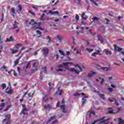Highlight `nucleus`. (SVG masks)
Returning <instances> with one entry per match:
<instances>
[{
    "label": "nucleus",
    "mask_w": 124,
    "mask_h": 124,
    "mask_svg": "<svg viewBox=\"0 0 124 124\" xmlns=\"http://www.w3.org/2000/svg\"><path fill=\"white\" fill-rule=\"evenodd\" d=\"M49 122H52L51 124H55V123H57L58 122V120L56 119V116H53L50 118V119L48 120Z\"/></svg>",
    "instance_id": "obj_3"
},
{
    "label": "nucleus",
    "mask_w": 124,
    "mask_h": 124,
    "mask_svg": "<svg viewBox=\"0 0 124 124\" xmlns=\"http://www.w3.org/2000/svg\"><path fill=\"white\" fill-rule=\"evenodd\" d=\"M19 25V23L15 21L14 24H13V29H17L18 28V25Z\"/></svg>",
    "instance_id": "obj_10"
},
{
    "label": "nucleus",
    "mask_w": 124,
    "mask_h": 124,
    "mask_svg": "<svg viewBox=\"0 0 124 124\" xmlns=\"http://www.w3.org/2000/svg\"><path fill=\"white\" fill-rule=\"evenodd\" d=\"M108 100L109 101H110V102H114L115 101L114 103H115V104H116V105L117 106H119V105H120V104L119 103H118V101L117 100H116V99H115L114 98H111H111H109L108 99Z\"/></svg>",
    "instance_id": "obj_4"
},
{
    "label": "nucleus",
    "mask_w": 124,
    "mask_h": 124,
    "mask_svg": "<svg viewBox=\"0 0 124 124\" xmlns=\"http://www.w3.org/2000/svg\"><path fill=\"white\" fill-rule=\"evenodd\" d=\"M32 7L34 9H36V8H37V6L36 5H32Z\"/></svg>",
    "instance_id": "obj_46"
},
{
    "label": "nucleus",
    "mask_w": 124,
    "mask_h": 124,
    "mask_svg": "<svg viewBox=\"0 0 124 124\" xmlns=\"http://www.w3.org/2000/svg\"><path fill=\"white\" fill-rule=\"evenodd\" d=\"M25 49H26V47L23 46V47L21 49V51H23V50H25Z\"/></svg>",
    "instance_id": "obj_64"
},
{
    "label": "nucleus",
    "mask_w": 124,
    "mask_h": 124,
    "mask_svg": "<svg viewBox=\"0 0 124 124\" xmlns=\"http://www.w3.org/2000/svg\"><path fill=\"white\" fill-rule=\"evenodd\" d=\"M13 93V91L12 90H10L8 91H5V93H7L8 94H11Z\"/></svg>",
    "instance_id": "obj_26"
},
{
    "label": "nucleus",
    "mask_w": 124,
    "mask_h": 124,
    "mask_svg": "<svg viewBox=\"0 0 124 124\" xmlns=\"http://www.w3.org/2000/svg\"><path fill=\"white\" fill-rule=\"evenodd\" d=\"M95 53L96 54V55H102V53H101V51H100L99 50H97L96 52Z\"/></svg>",
    "instance_id": "obj_30"
},
{
    "label": "nucleus",
    "mask_w": 124,
    "mask_h": 124,
    "mask_svg": "<svg viewBox=\"0 0 124 124\" xmlns=\"http://www.w3.org/2000/svg\"><path fill=\"white\" fill-rule=\"evenodd\" d=\"M10 41H13V37L10 36L9 38L7 39V41H6L7 42H9Z\"/></svg>",
    "instance_id": "obj_22"
},
{
    "label": "nucleus",
    "mask_w": 124,
    "mask_h": 124,
    "mask_svg": "<svg viewBox=\"0 0 124 124\" xmlns=\"http://www.w3.org/2000/svg\"><path fill=\"white\" fill-rule=\"evenodd\" d=\"M90 114H89V117H92V115H93V116H94V115H95V112H94V111H90Z\"/></svg>",
    "instance_id": "obj_20"
},
{
    "label": "nucleus",
    "mask_w": 124,
    "mask_h": 124,
    "mask_svg": "<svg viewBox=\"0 0 124 124\" xmlns=\"http://www.w3.org/2000/svg\"><path fill=\"white\" fill-rule=\"evenodd\" d=\"M44 16H45V14H43L42 16V17L41 18V20H42V21H44V19H43V17H44Z\"/></svg>",
    "instance_id": "obj_54"
},
{
    "label": "nucleus",
    "mask_w": 124,
    "mask_h": 124,
    "mask_svg": "<svg viewBox=\"0 0 124 124\" xmlns=\"http://www.w3.org/2000/svg\"><path fill=\"white\" fill-rule=\"evenodd\" d=\"M59 52L60 53H61V56H64V52H63V51H62L60 49H59Z\"/></svg>",
    "instance_id": "obj_33"
},
{
    "label": "nucleus",
    "mask_w": 124,
    "mask_h": 124,
    "mask_svg": "<svg viewBox=\"0 0 124 124\" xmlns=\"http://www.w3.org/2000/svg\"><path fill=\"white\" fill-rule=\"evenodd\" d=\"M96 53L95 52H94L92 54L91 56L92 57H96Z\"/></svg>",
    "instance_id": "obj_42"
},
{
    "label": "nucleus",
    "mask_w": 124,
    "mask_h": 124,
    "mask_svg": "<svg viewBox=\"0 0 124 124\" xmlns=\"http://www.w3.org/2000/svg\"><path fill=\"white\" fill-rule=\"evenodd\" d=\"M32 95H33V93H32V95H30V93L28 94L29 97H31V98H32Z\"/></svg>",
    "instance_id": "obj_61"
},
{
    "label": "nucleus",
    "mask_w": 124,
    "mask_h": 124,
    "mask_svg": "<svg viewBox=\"0 0 124 124\" xmlns=\"http://www.w3.org/2000/svg\"><path fill=\"white\" fill-rule=\"evenodd\" d=\"M91 31L92 29H90L89 27H86V32L87 34H92Z\"/></svg>",
    "instance_id": "obj_7"
},
{
    "label": "nucleus",
    "mask_w": 124,
    "mask_h": 124,
    "mask_svg": "<svg viewBox=\"0 0 124 124\" xmlns=\"http://www.w3.org/2000/svg\"><path fill=\"white\" fill-rule=\"evenodd\" d=\"M112 90H113L112 88H108V91L109 92V93H110V92H112Z\"/></svg>",
    "instance_id": "obj_52"
},
{
    "label": "nucleus",
    "mask_w": 124,
    "mask_h": 124,
    "mask_svg": "<svg viewBox=\"0 0 124 124\" xmlns=\"http://www.w3.org/2000/svg\"><path fill=\"white\" fill-rule=\"evenodd\" d=\"M79 94L78 93H76L74 94V96H78Z\"/></svg>",
    "instance_id": "obj_56"
},
{
    "label": "nucleus",
    "mask_w": 124,
    "mask_h": 124,
    "mask_svg": "<svg viewBox=\"0 0 124 124\" xmlns=\"http://www.w3.org/2000/svg\"><path fill=\"white\" fill-rule=\"evenodd\" d=\"M1 68H3L4 70L7 69V68L4 65L2 66Z\"/></svg>",
    "instance_id": "obj_55"
},
{
    "label": "nucleus",
    "mask_w": 124,
    "mask_h": 124,
    "mask_svg": "<svg viewBox=\"0 0 124 124\" xmlns=\"http://www.w3.org/2000/svg\"><path fill=\"white\" fill-rule=\"evenodd\" d=\"M85 50L87 51V52L91 53V52H93V47H91V48L87 47L85 49Z\"/></svg>",
    "instance_id": "obj_17"
},
{
    "label": "nucleus",
    "mask_w": 124,
    "mask_h": 124,
    "mask_svg": "<svg viewBox=\"0 0 124 124\" xmlns=\"http://www.w3.org/2000/svg\"><path fill=\"white\" fill-rule=\"evenodd\" d=\"M61 109L62 110V112L63 113H65V105H61Z\"/></svg>",
    "instance_id": "obj_13"
},
{
    "label": "nucleus",
    "mask_w": 124,
    "mask_h": 124,
    "mask_svg": "<svg viewBox=\"0 0 124 124\" xmlns=\"http://www.w3.org/2000/svg\"><path fill=\"white\" fill-rule=\"evenodd\" d=\"M108 113L109 114H115V112L113 111V109H110L108 111Z\"/></svg>",
    "instance_id": "obj_37"
},
{
    "label": "nucleus",
    "mask_w": 124,
    "mask_h": 124,
    "mask_svg": "<svg viewBox=\"0 0 124 124\" xmlns=\"http://www.w3.org/2000/svg\"><path fill=\"white\" fill-rule=\"evenodd\" d=\"M81 17L82 18V19H83V20H87L88 19V16H86V14L85 13V12L83 13L81 16Z\"/></svg>",
    "instance_id": "obj_11"
},
{
    "label": "nucleus",
    "mask_w": 124,
    "mask_h": 124,
    "mask_svg": "<svg viewBox=\"0 0 124 124\" xmlns=\"http://www.w3.org/2000/svg\"><path fill=\"white\" fill-rule=\"evenodd\" d=\"M90 1L91 2H92V3H93V4H94V5H96V6H98V5L96 3V2H95V1H94L93 0H90Z\"/></svg>",
    "instance_id": "obj_31"
},
{
    "label": "nucleus",
    "mask_w": 124,
    "mask_h": 124,
    "mask_svg": "<svg viewBox=\"0 0 124 124\" xmlns=\"http://www.w3.org/2000/svg\"><path fill=\"white\" fill-rule=\"evenodd\" d=\"M29 25H32V28H36L39 29V30H42V28H40L39 26L41 25V23H36L34 22V19H31V22L29 23Z\"/></svg>",
    "instance_id": "obj_2"
},
{
    "label": "nucleus",
    "mask_w": 124,
    "mask_h": 124,
    "mask_svg": "<svg viewBox=\"0 0 124 124\" xmlns=\"http://www.w3.org/2000/svg\"><path fill=\"white\" fill-rule=\"evenodd\" d=\"M57 38L60 40V42H62V37L61 36H57Z\"/></svg>",
    "instance_id": "obj_34"
},
{
    "label": "nucleus",
    "mask_w": 124,
    "mask_h": 124,
    "mask_svg": "<svg viewBox=\"0 0 124 124\" xmlns=\"http://www.w3.org/2000/svg\"><path fill=\"white\" fill-rule=\"evenodd\" d=\"M97 37L98 40H99V41H101V43H103V41H104V39H103L102 37L100 36V35H98Z\"/></svg>",
    "instance_id": "obj_9"
},
{
    "label": "nucleus",
    "mask_w": 124,
    "mask_h": 124,
    "mask_svg": "<svg viewBox=\"0 0 124 124\" xmlns=\"http://www.w3.org/2000/svg\"><path fill=\"white\" fill-rule=\"evenodd\" d=\"M49 13H50V14H52V15H55V12H52V11H50Z\"/></svg>",
    "instance_id": "obj_53"
},
{
    "label": "nucleus",
    "mask_w": 124,
    "mask_h": 124,
    "mask_svg": "<svg viewBox=\"0 0 124 124\" xmlns=\"http://www.w3.org/2000/svg\"><path fill=\"white\" fill-rule=\"evenodd\" d=\"M29 13H30V14H31V15H33V16H35V14L34 13V12L31 11H29Z\"/></svg>",
    "instance_id": "obj_39"
},
{
    "label": "nucleus",
    "mask_w": 124,
    "mask_h": 124,
    "mask_svg": "<svg viewBox=\"0 0 124 124\" xmlns=\"http://www.w3.org/2000/svg\"><path fill=\"white\" fill-rule=\"evenodd\" d=\"M102 69H103V70H105V71H109L111 70V69L108 67H103L102 68Z\"/></svg>",
    "instance_id": "obj_24"
},
{
    "label": "nucleus",
    "mask_w": 124,
    "mask_h": 124,
    "mask_svg": "<svg viewBox=\"0 0 124 124\" xmlns=\"http://www.w3.org/2000/svg\"><path fill=\"white\" fill-rule=\"evenodd\" d=\"M12 105H9V106L6 109H5L4 110V112L7 111L8 110H9V109H10V108H11V107H12Z\"/></svg>",
    "instance_id": "obj_35"
},
{
    "label": "nucleus",
    "mask_w": 124,
    "mask_h": 124,
    "mask_svg": "<svg viewBox=\"0 0 124 124\" xmlns=\"http://www.w3.org/2000/svg\"><path fill=\"white\" fill-rule=\"evenodd\" d=\"M61 103V102L59 101L57 105V107H60V104Z\"/></svg>",
    "instance_id": "obj_58"
},
{
    "label": "nucleus",
    "mask_w": 124,
    "mask_h": 124,
    "mask_svg": "<svg viewBox=\"0 0 124 124\" xmlns=\"http://www.w3.org/2000/svg\"><path fill=\"white\" fill-rule=\"evenodd\" d=\"M96 74V73L95 72L92 71L89 74H88V77H93V75H95Z\"/></svg>",
    "instance_id": "obj_14"
},
{
    "label": "nucleus",
    "mask_w": 124,
    "mask_h": 124,
    "mask_svg": "<svg viewBox=\"0 0 124 124\" xmlns=\"http://www.w3.org/2000/svg\"><path fill=\"white\" fill-rule=\"evenodd\" d=\"M5 103H1V105H0V110H2V108L4 107H5Z\"/></svg>",
    "instance_id": "obj_27"
},
{
    "label": "nucleus",
    "mask_w": 124,
    "mask_h": 124,
    "mask_svg": "<svg viewBox=\"0 0 124 124\" xmlns=\"http://www.w3.org/2000/svg\"><path fill=\"white\" fill-rule=\"evenodd\" d=\"M18 10H17V12H18L19 14H20V12L22 11V6H21V5H19L18 6Z\"/></svg>",
    "instance_id": "obj_25"
},
{
    "label": "nucleus",
    "mask_w": 124,
    "mask_h": 124,
    "mask_svg": "<svg viewBox=\"0 0 124 124\" xmlns=\"http://www.w3.org/2000/svg\"><path fill=\"white\" fill-rule=\"evenodd\" d=\"M99 96H100V97H101V98H102V99H104V94H99Z\"/></svg>",
    "instance_id": "obj_38"
},
{
    "label": "nucleus",
    "mask_w": 124,
    "mask_h": 124,
    "mask_svg": "<svg viewBox=\"0 0 124 124\" xmlns=\"http://www.w3.org/2000/svg\"><path fill=\"white\" fill-rule=\"evenodd\" d=\"M36 32L37 34H39V35H41V34L40 31H36Z\"/></svg>",
    "instance_id": "obj_45"
},
{
    "label": "nucleus",
    "mask_w": 124,
    "mask_h": 124,
    "mask_svg": "<svg viewBox=\"0 0 124 124\" xmlns=\"http://www.w3.org/2000/svg\"><path fill=\"white\" fill-rule=\"evenodd\" d=\"M83 32H84V31H80L78 32H77L76 36H78V35H79V34H80V33L82 34Z\"/></svg>",
    "instance_id": "obj_29"
},
{
    "label": "nucleus",
    "mask_w": 124,
    "mask_h": 124,
    "mask_svg": "<svg viewBox=\"0 0 124 124\" xmlns=\"http://www.w3.org/2000/svg\"><path fill=\"white\" fill-rule=\"evenodd\" d=\"M14 70H11V71L8 72L9 74H11V73H12V72L14 71Z\"/></svg>",
    "instance_id": "obj_62"
},
{
    "label": "nucleus",
    "mask_w": 124,
    "mask_h": 124,
    "mask_svg": "<svg viewBox=\"0 0 124 124\" xmlns=\"http://www.w3.org/2000/svg\"><path fill=\"white\" fill-rule=\"evenodd\" d=\"M69 64H70L71 65L72 64V62H67L66 63H63L62 65L60 64L57 65V68L56 69V71L57 72H65V69H67L68 70H69V71H71V72H76V73H77V74H79L80 72H82V68L80 67L78 64L75 65V67L77 69H73V68H70L68 66ZM63 66L65 69H63Z\"/></svg>",
    "instance_id": "obj_1"
},
{
    "label": "nucleus",
    "mask_w": 124,
    "mask_h": 124,
    "mask_svg": "<svg viewBox=\"0 0 124 124\" xmlns=\"http://www.w3.org/2000/svg\"><path fill=\"white\" fill-rule=\"evenodd\" d=\"M76 19L77 21H79V16L78 15H76Z\"/></svg>",
    "instance_id": "obj_43"
},
{
    "label": "nucleus",
    "mask_w": 124,
    "mask_h": 124,
    "mask_svg": "<svg viewBox=\"0 0 124 124\" xmlns=\"http://www.w3.org/2000/svg\"><path fill=\"white\" fill-rule=\"evenodd\" d=\"M27 93H28V91L25 92L24 94L22 96V98H24V97H25V95H26Z\"/></svg>",
    "instance_id": "obj_48"
},
{
    "label": "nucleus",
    "mask_w": 124,
    "mask_h": 124,
    "mask_svg": "<svg viewBox=\"0 0 124 124\" xmlns=\"http://www.w3.org/2000/svg\"><path fill=\"white\" fill-rule=\"evenodd\" d=\"M30 65V62H29L27 64L26 66V69H28V68H29V66Z\"/></svg>",
    "instance_id": "obj_47"
},
{
    "label": "nucleus",
    "mask_w": 124,
    "mask_h": 124,
    "mask_svg": "<svg viewBox=\"0 0 124 124\" xmlns=\"http://www.w3.org/2000/svg\"><path fill=\"white\" fill-rule=\"evenodd\" d=\"M104 52L106 54V55H109V56H111V52L108 49H104Z\"/></svg>",
    "instance_id": "obj_16"
},
{
    "label": "nucleus",
    "mask_w": 124,
    "mask_h": 124,
    "mask_svg": "<svg viewBox=\"0 0 124 124\" xmlns=\"http://www.w3.org/2000/svg\"><path fill=\"white\" fill-rule=\"evenodd\" d=\"M19 61H20V58L17 59L14 62V64L13 67H15V66H16V65L19 63Z\"/></svg>",
    "instance_id": "obj_15"
},
{
    "label": "nucleus",
    "mask_w": 124,
    "mask_h": 124,
    "mask_svg": "<svg viewBox=\"0 0 124 124\" xmlns=\"http://www.w3.org/2000/svg\"><path fill=\"white\" fill-rule=\"evenodd\" d=\"M83 100H84V101L82 102V105H84V104H86V103H87V100L86 99H84Z\"/></svg>",
    "instance_id": "obj_44"
},
{
    "label": "nucleus",
    "mask_w": 124,
    "mask_h": 124,
    "mask_svg": "<svg viewBox=\"0 0 124 124\" xmlns=\"http://www.w3.org/2000/svg\"><path fill=\"white\" fill-rule=\"evenodd\" d=\"M43 72H44L45 73H47V68H46V67L42 68V72L40 75L41 80L43 79V78H42V73H43Z\"/></svg>",
    "instance_id": "obj_6"
},
{
    "label": "nucleus",
    "mask_w": 124,
    "mask_h": 124,
    "mask_svg": "<svg viewBox=\"0 0 124 124\" xmlns=\"http://www.w3.org/2000/svg\"><path fill=\"white\" fill-rule=\"evenodd\" d=\"M54 13H55V14H57V15L60 14V13L59 12H58V11L54 12Z\"/></svg>",
    "instance_id": "obj_63"
},
{
    "label": "nucleus",
    "mask_w": 124,
    "mask_h": 124,
    "mask_svg": "<svg viewBox=\"0 0 124 124\" xmlns=\"http://www.w3.org/2000/svg\"><path fill=\"white\" fill-rule=\"evenodd\" d=\"M62 91L60 90L59 92V95H62Z\"/></svg>",
    "instance_id": "obj_49"
},
{
    "label": "nucleus",
    "mask_w": 124,
    "mask_h": 124,
    "mask_svg": "<svg viewBox=\"0 0 124 124\" xmlns=\"http://www.w3.org/2000/svg\"><path fill=\"white\" fill-rule=\"evenodd\" d=\"M39 50H37L36 51H35L34 53V56H36V55H37V52H38Z\"/></svg>",
    "instance_id": "obj_57"
},
{
    "label": "nucleus",
    "mask_w": 124,
    "mask_h": 124,
    "mask_svg": "<svg viewBox=\"0 0 124 124\" xmlns=\"http://www.w3.org/2000/svg\"><path fill=\"white\" fill-rule=\"evenodd\" d=\"M85 98H88V96L85 95L84 97L82 98V100H84Z\"/></svg>",
    "instance_id": "obj_50"
},
{
    "label": "nucleus",
    "mask_w": 124,
    "mask_h": 124,
    "mask_svg": "<svg viewBox=\"0 0 124 124\" xmlns=\"http://www.w3.org/2000/svg\"><path fill=\"white\" fill-rule=\"evenodd\" d=\"M92 20H93V22H97L99 20V18L96 17H95L92 18Z\"/></svg>",
    "instance_id": "obj_28"
},
{
    "label": "nucleus",
    "mask_w": 124,
    "mask_h": 124,
    "mask_svg": "<svg viewBox=\"0 0 124 124\" xmlns=\"http://www.w3.org/2000/svg\"><path fill=\"white\" fill-rule=\"evenodd\" d=\"M44 109H51L52 106L50 105H47V106H45L44 107Z\"/></svg>",
    "instance_id": "obj_19"
},
{
    "label": "nucleus",
    "mask_w": 124,
    "mask_h": 124,
    "mask_svg": "<svg viewBox=\"0 0 124 124\" xmlns=\"http://www.w3.org/2000/svg\"><path fill=\"white\" fill-rule=\"evenodd\" d=\"M42 51L44 52L45 55H47V54H48V52H49V49H48V48H43Z\"/></svg>",
    "instance_id": "obj_18"
},
{
    "label": "nucleus",
    "mask_w": 124,
    "mask_h": 124,
    "mask_svg": "<svg viewBox=\"0 0 124 124\" xmlns=\"http://www.w3.org/2000/svg\"><path fill=\"white\" fill-rule=\"evenodd\" d=\"M11 12L12 13V14L13 17H14L15 16V14H16V13H15V9H14V8H12Z\"/></svg>",
    "instance_id": "obj_21"
},
{
    "label": "nucleus",
    "mask_w": 124,
    "mask_h": 124,
    "mask_svg": "<svg viewBox=\"0 0 124 124\" xmlns=\"http://www.w3.org/2000/svg\"><path fill=\"white\" fill-rule=\"evenodd\" d=\"M114 49L115 50V51H117V52H121V51H123V48L121 47H120L117 46H114Z\"/></svg>",
    "instance_id": "obj_8"
},
{
    "label": "nucleus",
    "mask_w": 124,
    "mask_h": 124,
    "mask_svg": "<svg viewBox=\"0 0 124 124\" xmlns=\"http://www.w3.org/2000/svg\"><path fill=\"white\" fill-rule=\"evenodd\" d=\"M1 87L3 90H4L6 88V84L5 83H2L1 84Z\"/></svg>",
    "instance_id": "obj_32"
},
{
    "label": "nucleus",
    "mask_w": 124,
    "mask_h": 124,
    "mask_svg": "<svg viewBox=\"0 0 124 124\" xmlns=\"http://www.w3.org/2000/svg\"><path fill=\"white\" fill-rule=\"evenodd\" d=\"M16 52H18V50L16 49V50H13L11 52V53H12V54H15L16 53Z\"/></svg>",
    "instance_id": "obj_41"
},
{
    "label": "nucleus",
    "mask_w": 124,
    "mask_h": 124,
    "mask_svg": "<svg viewBox=\"0 0 124 124\" xmlns=\"http://www.w3.org/2000/svg\"><path fill=\"white\" fill-rule=\"evenodd\" d=\"M17 71L19 73H21V72L20 71V67H17Z\"/></svg>",
    "instance_id": "obj_60"
},
{
    "label": "nucleus",
    "mask_w": 124,
    "mask_h": 124,
    "mask_svg": "<svg viewBox=\"0 0 124 124\" xmlns=\"http://www.w3.org/2000/svg\"><path fill=\"white\" fill-rule=\"evenodd\" d=\"M13 72H14V76H18V74H17V73H16V71L15 70H13Z\"/></svg>",
    "instance_id": "obj_40"
},
{
    "label": "nucleus",
    "mask_w": 124,
    "mask_h": 124,
    "mask_svg": "<svg viewBox=\"0 0 124 124\" xmlns=\"http://www.w3.org/2000/svg\"><path fill=\"white\" fill-rule=\"evenodd\" d=\"M81 49H78L77 51V54H78V55H81Z\"/></svg>",
    "instance_id": "obj_36"
},
{
    "label": "nucleus",
    "mask_w": 124,
    "mask_h": 124,
    "mask_svg": "<svg viewBox=\"0 0 124 124\" xmlns=\"http://www.w3.org/2000/svg\"><path fill=\"white\" fill-rule=\"evenodd\" d=\"M47 101H48V96H47V95H45V97L43 98V102L45 103Z\"/></svg>",
    "instance_id": "obj_12"
},
{
    "label": "nucleus",
    "mask_w": 124,
    "mask_h": 124,
    "mask_svg": "<svg viewBox=\"0 0 124 124\" xmlns=\"http://www.w3.org/2000/svg\"><path fill=\"white\" fill-rule=\"evenodd\" d=\"M38 62L36 61L35 62L32 64V67H34V68H35V70H33L34 72L37 71V66H38Z\"/></svg>",
    "instance_id": "obj_5"
},
{
    "label": "nucleus",
    "mask_w": 124,
    "mask_h": 124,
    "mask_svg": "<svg viewBox=\"0 0 124 124\" xmlns=\"http://www.w3.org/2000/svg\"><path fill=\"white\" fill-rule=\"evenodd\" d=\"M70 52L67 51L66 53V56H68L69 55H70Z\"/></svg>",
    "instance_id": "obj_59"
},
{
    "label": "nucleus",
    "mask_w": 124,
    "mask_h": 124,
    "mask_svg": "<svg viewBox=\"0 0 124 124\" xmlns=\"http://www.w3.org/2000/svg\"><path fill=\"white\" fill-rule=\"evenodd\" d=\"M20 45H21L19 44L16 46V49H20Z\"/></svg>",
    "instance_id": "obj_51"
},
{
    "label": "nucleus",
    "mask_w": 124,
    "mask_h": 124,
    "mask_svg": "<svg viewBox=\"0 0 124 124\" xmlns=\"http://www.w3.org/2000/svg\"><path fill=\"white\" fill-rule=\"evenodd\" d=\"M26 111H27V108H24L22 111L20 112V115H22L23 114L24 116H25V114H26Z\"/></svg>",
    "instance_id": "obj_23"
}]
</instances>
